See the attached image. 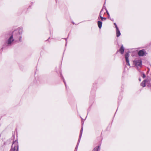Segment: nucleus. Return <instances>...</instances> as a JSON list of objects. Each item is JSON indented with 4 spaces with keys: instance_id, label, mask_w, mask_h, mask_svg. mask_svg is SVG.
<instances>
[{
    "instance_id": "nucleus-1",
    "label": "nucleus",
    "mask_w": 151,
    "mask_h": 151,
    "mask_svg": "<svg viewBox=\"0 0 151 151\" xmlns=\"http://www.w3.org/2000/svg\"><path fill=\"white\" fill-rule=\"evenodd\" d=\"M10 151H18V145L17 142H14Z\"/></svg>"
},
{
    "instance_id": "nucleus-2",
    "label": "nucleus",
    "mask_w": 151,
    "mask_h": 151,
    "mask_svg": "<svg viewBox=\"0 0 151 151\" xmlns=\"http://www.w3.org/2000/svg\"><path fill=\"white\" fill-rule=\"evenodd\" d=\"M22 28H19L18 29L14 31L13 33L14 34H15L16 33H17L16 35V37H19V40L20 41H21V37L20 36L21 34L22 33Z\"/></svg>"
},
{
    "instance_id": "nucleus-3",
    "label": "nucleus",
    "mask_w": 151,
    "mask_h": 151,
    "mask_svg": "<svg viewBox=\"0 0 151 151\" xmlns=\"http://www.w3.org/2000/svg\"><path fill=\"white\" fill-rule=\"evenodd\" d=\"M150 81L148 80H145L143 81L141 84V86L143 87L145 86L146 85L149 87H151V84L149 83Z\"/></svg>"
},
{
    "instance_id": "nucleus-4",
    "label": "nucleus",
    "mask_w": 151,
    "mask_h": 151,
    "mask_svg": "<svg viewBox=\"0 0 151 151\" xmlns=\"http://www.w3.org/2000/svg\"><path fill=\"white\" fill-rule=\"evenodd\" d=\"M142 61L141 60H135L134 62V63L137 67H141Z\"/></svg>"
},
{
    "instance_id": "nucleus-5",
    "label": "nucleus",
    "mask_w": 151,
    "mask_h": 151,
    "mask_svg": "<svg viewBox=\"0 0 151 151\" xmlns=\"http://www.w3.org/2000/svg\"><path fill=\"white\" fill-rule=\"evenodd\" d=\"M14 40L13 39V36L11 35L7 40L6 43L8 45H10Z\"/></svg>"
},
{
    "instance_id": "nucleus-6",
    "label": "nucleus",
    "mask_w": 151,
    "mask_h": 151,
    "mask_svg": "<svg viewBox=\"0 0 151 151\" xmlns=\"http://www.w3.org/2000/svg\"><path fill=\"white\" fill-rule=\"evenodd\" d=\"M129 55V54L128 53H127L125 54V59H126V61L127 63V65H129L130 64L129 63V60L128 59Z\"/></svg>"
},
{
    "instance_id": "nucleus-7",
    "label": "nucleus",
    "mask_w": 151,
    "mask_h": 151,
    "mask_svg": "<svg viewBox=\"0 0 151 151\" xmlns=\"http://www.w3.org/2000/svg\"><path fill=\"white\" fill-rule=\"evenodd\" d=\"M83 131V124H82V128H81V130L80 132V135H79V138L78 139V142L79 141H80V139L82 135V134Z\"/></svg>"
},
{
    "instance_id": "nucleus-8",
    "label": "nucleus",
    "mask_w": 151,
    "mask_h": 151,
    "mask_svg": "<svg viewBox=\"0 0 151 151\" xmlns=\"http://www.w3.org/2000/svg\"><path fill=\"white\" fill-rule=\"evenodd\" d=\"M138 55L139 56H143L145 55L144 51L143 50H140L138 52Z\"/></svg>"
},
{
    "instance_id": "nucleus-9",
    "label": "nucleus",
    "mask_w": 151,
    "mask_h": 151,
    "mask_svg": "<svg viewBox=\"0 0 151 151\" xmlns=\"http://www.w3.org/2000/svg\"><path fill=\"white\" fill-rule=\"evenodd\" d=\"M119 52L121 54H123L124 51V48L122 45L120 49L119 50Z\"/></svg>"
},
{
    "instance_id": "nucleus-10",
    "label": "nucleus",
    "mask_w": 151,
    "mask_h": 151,
    "mask_svg": "<svg viewBox=\"0 0 151 151\" xmlns=\"http://www.w3.org/2000/svg\"><path fill=\"white\" fill-rule=\"evenodd\" d=\"M100 148V146L99 145L98 146L96 147L93 150V151H98Z\"/></svg>"
},
{
    "instance_id": "nucleus-11",
    "label": "nucleus",
    "mask_w": 151,
    "mask_h": 151,
    "mask_svg": "<svg viewBox=\"0 0 151 151\" xmlns=\"http://www.w3.org/2000/svg\"><path fill=\"white\" fill-rule=\"evenodd\" d=\"M98 25L99 29H101L102 27V22L101 21H98Z\"/></svg>"
},
{
    "instance_id": "nucleus-12",
    "label": "nucleus",
    "mask_w": 151,
    "mask_h": 151,
    "mask_svg": "<svg viewBox=\"0 0 151 151\" xmlns=\"http://www.w3.org/2000/svg\"><path fill=\"white\" fill-rule=\"evenodd\" d=\"M116 36L117 37H119L121 33L119 30V29L116 30Z\"/></svg>"
},
{
    "instance_id": "nucleus-13",
    "label": "nucleus",
    "mask_w": 151,
    "mask_h": 151,
    "mask_svg": "<svg viewBox=\"0 0 151 151\" xmlns=\"http://www.w3.org/2000/svg\"><path fill=\"white\" fill-rule=\"evenodd\" d=\"M102 11V10H101V12L100 13V14H99V17H98V19H99V17H100V18H101V20H103V19H104V20H105L106 19V18H104V17H102L101 16V12Z\"/></svg>"
},
{
    "instance_id": "nucleus-14",
    "label": "nucleus",
    "mask_w": 151,
    "mask_h": 151,
    "mask_svg": "<svg viewBox=\"0 0 151 151\" xmlns=\"http://www.w3.org/2000/svg\"><path fill=\"white\" fill-rule=\"evenodd\" d=\"M80 141H79V142H78V143L77 144L76 147L75 148V151H77V149H78V144H79V142Z\"/></svg>"
},
{
    "instance_id": "nucleus-15",
    "label": "nucleus",
    "mask_w": 151,
    "mask_h": 151,
    "mask_svg": "<svg viewBox=\"0 0 151 151\" xmlns=\"http://www.w3.org/2000/svg\"><path fill=\"white\" fill-rule=\"evenodd\" d=\"M115 28H116V30L118 29H119V28H118V27H117V25H116V26H115Z\"/></svg>"
},
{
    "instance_id": "nucleus-16",
    "label": "nucleus",
    "mask_w": 151,
    "mask_h": 151,
    "mask_svg": "<svg viewBox=\"0 0 151 151\" xmlns=\"http://www.w3.org/2000/svg\"><path fill=\"white\" fill-rule=\"evenodd\" d=\"M145 75L144 74H143V78H144L145 77Z\"/></svg>"
},
{
    "instance_id": "nucleus-17",
    "label": "nucleus",
    "mask_w": 151,
    "mask_h": 151,
    "mask_svg": "<svg viewBox=\"0 0 151 151\" xmlns=\"http://www.w3.org/2000/svg\"><path fill=\"white\" fill-rule=\"evenodd\" d=\"M106 12L108 15V16H109V13L107 11H106Z\"/></svg>"
},
{
    "instance_id": "nucleus-18",
    "label": "nucleus",
    "mask_w": 151,
    "mask_h": 151,
    "mask_svg": "<svg viewBox=\"0 0 151 151\" xmlns=\"http://www.w3.org/2000/svg\"><path fill=\"white\" fill-rule=\"evenodd\" d=\"M114 25L115 26H116V24L115 23H114Z\"/></svg>"
},
{
    "instance_id": "nucleus-19",
    "label": "nucleus",
    "mask_w": 151,
    "mask_h": 151,
    "mask_svg": "<svg viewBox=\"0 0 151 151\" xmlns=\"http://www.w3.org/2000/svg\"><path fill=\"white\" fill-rule=\"evenodd\" d=\"M139 81H141V80L140 78H139Z\"/></svg>"
},
{
    "instance_id": "nucleus-20",
    "label": "nucleus",
    "mask_w": 151,
    "mask_h": 151,
    "mask_svg": "<svg viewBox=\"0 0 151 151\" xmlns=\"http://www.w3.org/2000/svg\"><path fill=\"white\" fill-rule=\"evenodd\" d=\"M64 81V83L65 84V82H64V81Z\"/></svg>"
}]
</instances>
